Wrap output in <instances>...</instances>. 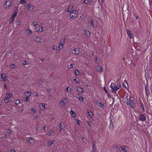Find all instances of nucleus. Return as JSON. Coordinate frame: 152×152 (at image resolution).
Here are the masks:
<instances>
[{
  "mask_svg": "<svg viewBox=\"0 0 152 152\" xmlns=\"http://www.w3.org/2000/svg\"><path fill=\"white\" fill-rule=\"evenodd\" d=\"M14 18L11 17L9 19L10 23H11L14 20Z\"/></svg>",
  "mask_w": 152,
  "mask_h": 152,
  "instance_id": "nucleus-37",
  "label": "nucleus"
},
{
  "mask_svg": "<svg viewBox=\"0 0 152 152\" xmlns=\"http://www.w3.org/2000/svg\"><path fill=\"white\" fill-rule=\"evenodd\" d=\"M20 21H17V24H18V25H19V24H20Z\"/></svg>",
  "mask_w": 152,
  "mask_h": 152,
  "instance_id": "nucleus-59",
  "label": "nucleus"
},
{
  "mask_svg": "<svg viewBox=\"0 0 152 152\" xmlns=\"http://www.w3.org/2000/svg\"><path fill=\"white\" fill-rule=\"evenodd\" d=\"M91 24L92 25L94 26V21L93 20V19H91Z\"/></svg>",
  "mask_w": 152,
  "mask_h": 152,
  "instance_id": "nucleus-52",
  "label": "nucleus"
},
{
  "mask_svg": "<svg viewBox=\"0 0 152 152\" xmlns=\"http://www.w3.org/2000/svg\"><path fill=\"white\" fill-rule=\"evenodd\" d=\"M51 90V89H48V90H47V91H49V92H50V91Z\"/></svg>",
  "mask_w": 152,
  "mask_h": 152,
  "instance_id": "nucleus-63",
  "label": "nucleus"
},
{
  "mask_svg": "<svg viewBox=\"0 0 152 152\" xmlns=\"http://www.w3.org/2000/svg\"><path fill=\"white\" fill-rule=\"evenodd\" d=\"M26 140L27 141V142H29L30 144L33 145L34 144L35 142V140L32 137H29L27 138Z\"/></svg>",
  "mask_w": 152,
  "mask_h": 152,
  "instance_id": "nucleus-2",
  "label": "nucleus"
},
{
  "mask_svg": "<svg viewBox=\"0 0 152 152\" xmlns=\"http://www.w3.org/2000/svg\"><path fill=\"white\" fill-rule=\"evenodd\" d=\"M109 128L111 130H113V122L111 121L110 126H109Z\"/></svg>",
  "mask_w": 152,
  "mask_h": 152,
  "instance_id": "nucleus-30",
  "label": "nucleus"
},
{
  "mask_svg": "<svg viewBox=\"0 0 152 152\" xmlns=\"http://www.w3.org/2000/svg\"><path fill=\"white\" fill-rule=\"evenodd\" d=\"M10 99L9 97H5L4 99V102L6 103H7Z\"/></svg>",
  "mask_w": 152,
  "mask_h": 152,
  "instance_id": "nucleus-26",
  "label": "nucleus"
},
{
  "mask_svg": "<svg viewBox=\"0 0 152 152\" xmlns=\"http://www.w3.org/2000/svg\"><path fill=\"white\" fill-rule=\"evenodd\" d=\"M89 2V0H85L84 1V3L85 4H88Z\"/></svg>",
  "mask_w": 152,
  "mask_h": 152,
  "instance_id": "nucleus-45",
  "label": "nucleus"
},
{
  "mask_svg": "<svg viewBox=\"0 0 152 152\" xmlns=\"http://www.w3.org/2000/svg\"><path fill=\"white\" fill-rule=\"evenodd\" d=\"M38 118V116L37 115H35L34 117V118L35 119H37Z\"/></svg>",
  "mask_w": 152,
  "mask_h": 152,
  "instance_id": "nucleus-58",
  "label": "nucleus"
},
{
  "mask_svg": "<svg viewBox=\"0 0 152 152\" xmlns=\"http://www.w3.org/2000/svg\"><path fill=\"white\" fill-rule=\"evenodd\" d=\"M15 103L17 105H18V104L20 103V101L19 100H15Z\"/></svg>",
  "mask_w": 152,
  "mask_h": 152,
  "instance_id": "nucleus-44",
  "label": "nucleus"
},
{
  "mask_svg": "<svg viewBox=\"0 0 152 152\" xmlns=\"http://www.w3.org/2000/svg\"><path fill=\"white\" fill-rule=\"evenodd\" d=\"M24 62H25V63H23V64L24 65H25L26 64V61H25Z\"/></svg>",
  "mask_w": 152,
  "mask_h": 152,
  "instance_id": "nucleus-64",
  "label": "nucleus"
},
{
  "mask_svg": "<svg viewBox=\"0 0 152 152\" xmlns=\"http://www.w3.org/2000/svg\"><path fill=\"white\" fill-rule=\"evenodd\" d=\"M43 28L42 26H40L39 27H37L36 28V30L37 32H41L43 31Z\"/></svg>",
  "mask_w": 152,
  "mask_h": 152,
  "instance_id": "nucleus-8",
  "label": "nucleus"
},
{
  "mask_svg": "<svg viewBox=\"0 0 152 152\" xmlns=\"http://www.w3.org/2000/svg\"><path fill=\"white\" fill-rule=\"evenodd\" d=\"M65 39H62L61 40V41L60 42L59 44V45H63L64 46V44L65 42Z\"/></svg>",
  "mask_w": 152,
  "mask_h": 152,
  "instance_id": "nucleus-24",
  "label": "nucleus"
},
{
  "mask_svg": "<svg viewBox=\"0 0 152 152\" xmlns=\"http://www.w3.org/2000/svg\"><path fill=\"white\" fill-rule=\"evenodd\" d=\"M53 50H57V47L55 45H54L53 46Z\"/></svg>",
  "mask_w": 152,
  "mask_h": 152,
  "instance_id": "nucleus-48",
  "label": "nucleus"
},
{
  "mask_svg": "<svg viewBox=\"0 0 152 152\" xmlns=\"http://www.w3.org/2000/svg\"><path fill=\"white\" fill-rule=\"evenodd\" d=\"M58 50H61L63 48V46L59 44L58 45Z\"/></svg>",
  "mask_w": 152,
  "mask_h": 152,
  "instance_id": "nucleus-36",
  "label": "nucleus"
},
{
  "mask_svg": "<svg viewBox=\"0 0 152 152\" xmlns=\"http://www.w3.org/2000/svg\"><path fill=\"white\" fill-rule=\"evenodd\" d=\"M139 120L142 121H145L146 120V117L142 114H140L138 117Z\"/></svg>",
  "mask_w": 152,
  "mask_h": 152,
  "instance_id": "nucleus-4",
  "label": "nucleus"
},
{
  "mask_svg": "<svg viewBox=\"0 0 152 152\" xmlns=\"http://www.w3.org/2000/svg\"><path fill=\"white\" fill-rule=\"evenodd\" d=\"M62 126H63L61 124V123L60 124L59 126H58V127H59V128L60 129H61V130L62 129Z\"/></svg>",
  "mask_w": 152,
  "mask_h": 152,
  "instance_id": "nucleus-53",
  "label": "nucleus"
},
{
  "mask_svg": "<svg viewBox=\"0 0 152 152\" xmlns=\"http://www.w3.org/2000/svg\"><path fill=\"white\" fill-rule=\"evenodd\" d=\"M140 106L142 108L143 110H144L143 105L142 103H140Z\"/></svg>",
  "mask_w": 152,
  "mask_h": 152,
  "instance_id": "nucleus-57",
  "label": "nucleus"
},
{
  "mask_svg": "<svg viewBox=\"0 0 152 152\" xmlns=\"http://www.w3.org/2000/svg\"><path fill=\"white\" fill-rule=\"evenodd\" d=\"M84 31L85 32V34L88 37H90L91 36V34L90 32L87 30H84Z\"/></svg>",
  "mask_w": 152,
  "mask_h": 152,
  "instance_id": "nucleus-14",
  "label": "nucleus"
},
{
  "mask_svg": "<svg viewBox=\"0 0 152 152\" xmlns=\"http://www.w3.org/2000/svg\"><path fill=\"white\" fill-rule=\"evenodd\" d=\"M121 87V85L120 84H118V85L117 86H115V89L114 90V92H116Z\"/></svg>",
  "mask_w": 152,
  "mask_h": 152,
  "instance_id": "nucleus-23",
  "label": "nucleus"
},
{
  "mask_svg": "<svg viewBox=\"0 0 152 152\" xmlns=\"http://www.w3.org/2000/svg\"><path fill=\"white\" fill-rule=\"evenodd\" d=\"M10 67L11 69H14L15 68V65L14 64H12L10 66Z\"/></svg>",
  "mask_w": 152,
  "mask_h": 152,
  "instance_id": "nucleus-50",
  "label": "nucleus"
},
{
  "mask_svg": "<svg viewBox=\"0 0 152 152\" xmlns=\"http://www.w3.org/2000/svg\"><path fill=\"white\" fill-rule=\"evenodd\" d=\"M95 147H96V145H95V144H94L92 146V151L93 152H94L95 151Z\"/></svg>",
  "mask_w": 152,
  "mask_h": 152,
  "instance_id": "nucleus-40",
  "label": "nucleus"
},
{
  "mask_svg": "<svg viewBox=\"0 0 152 152\" xmlns=\"http://www.w3.org/2000/svg\"><path fill=\"white\" fill-rule=\"evenodd\" d=\"M40 105H41L42 107H43V110H44L46 108L45 104H41Z\"/></svg>",
  "mask_w": 152,
  "mask_h": 152,
  "instance_id": "nucleus-41",
  "label": "nucleus"
},
{
  "mask_svg": "<svg viewBox=\"0 0 152 152\" xmlns=\"http://www.w3.org/2000/svg\"><path fill=\"white\" fill-rule=\"evenodd\" d=\"M54 133V132L51 130H49L48 131L47 135L49 136H50L52 134Z\"/></svg>",
  "mask_w": 152,
  "mask_h": 152,
  "instance_id": "nucleus-22",
  "label": "nucleus"
},
{
  "mask_svg": "<svg viewBox=\"0 0 152 152\" xmlns=\"http://www.w3.org/2000/svg\"><path fill=\"white\" fill-rule=\"evenodd\" d=\"M39 83H40L41 84L42 83H43V81L42 80H39Z\"/></svg>",
  "mask_w": 152,
  "mask_h": 152,
  "instance_id": "nucleus-60",
  "label": "nucleus"
},
{
  "mask_svg": "<svg viewBox=\"0 0 152 152\" xmlns=\"http://www.w3.org/2000/svg\"><path fill=\"white\" fill-rule=\"evenodd\" d=\"M62 100L65 104H66L68 103V99L66 97L62 99Z\"/></svg>",
  "mask_w": 152,
  "mask_h": 152,
  "instance_id": "nucleus-20",
  "label": "nucleus"
},
{
  "mask_svg": "<svg viewBox=\"0 0 152 152\" xmlns=\"http://www.w3.org/2000/svg\"><path fill=\"white\" fill-rule=\"evenodd\" d=\"M32 33V31L30 29H28L26 30V34L27 35H30Z\"/></svg>",
  "mask_w": 152,
  "mask_h": 152,
  "instance_id": "nucleus-19",
  "label": "nucleus"
},
{
  "mask_svg": "<svg viewBox=\"0 0 152 152\" xmlns=\"http://www.w3.org/2000/svg\"><path fill=\"white\" fill-rule=\"evenodd\" d=\"M8 95L10 97L12 96V94L11 93H9Z\"/></svg>",
  "mask_w": 152,
  "mask_h": 152,
  "instance_id": "nucleus-56",
  "label": "nucleus"
},
{
  "mask_svg": "<svg viewBox=\"0 0 152 152\" xmlns=\"http://www.w3.org/2000/svg\"><path fill=\"white\" fill-rule=\"evenodd\" d=\"M126 147L125 146H123L121 148V149L124 152H127V150H126Z\"/></svg>",
  "mask_w": 152,
  "mask_h": 152,
  "instance_id": "nucleus-29",
  "label": "nucleus"
},
{
  "mask_svg": "<svg viewBox=\"0 0 152 152\" xmlns=\"http://www.w3.org/2000/svg\"><path fill=\"white\" fill-rule=\"evenodd\" d=\"M78 15L77 10H75L73 11L70 14V18H76Z\"/></svg>",
  "mask_w": 152,
  "mask_h": 152,
  "instance_id": "nucleus-3",
  "label": "nucleus"
},
{
  "mask_svg": "<svg viewBox=\"0 0 152 152\" xmlns=\"http://www.w3.org/2000/svg\"><path fill=\"white\" fill-rule=\"evenodd\" d=\"M73 9V6L72 5H70L68 7L67 9L68 12H70Z\"/></svg>",
  "mask_w": 152,
  "mask_h": 152,
  "instance_id": "nucleus-18",
  "label": "nucleus"
},
{
  "mask_svg": "<svg viewBox=\"0 0 152 152\" xmlns=\"http://www.w3.org/2000/svg\"><path fill=\"white\" fill-rule=\"evenodd\" d=\"M68 67L69 68V69H72V68H73V64H70V65H69L68 66Z\"/></svg>",
  "mask_w": 152,
  "mask_h": 152,
  "instance_id": "nucleus-49",
  "label": "nucleus"
},
{
  "mask_svg": "<svg viewBox=\"0 0 152 152\" xmlns=\"http://www.w3.org/2000/svg\"><path fill=\"white\" fill-rule=\"evenodd\" d=\"M97 104L99 106L102 108H104V104L101 102H98Z\"/></svg>",
  "mask_w": 152,
  "mask_h": 152,
  "instance_id": "nucleus-16",
  "label": "nucleus"
},
{
  "mask_svg": "<svg viewBox=\"0 0 152 152\" xmlns=\"http://www.w3.org/2000/svg\"><path fill=\"white\" fill-rule=\"evenodd\" d=\"M150 4V7L152 8V0H149Z\"/></svg>",
  "mask_w": 152,
  "mask_h": 152,
  "instance_id": "nucleus-47",
  "label": "nucleus"
},
{
  "mask_svg": "<svg viewBox=\"0 0 152 152\" xmlns=\"http://www.w3.org/2000/svg\"><path fill=\"white\" fill-rule=\"evenodd\" d=\"M127 104L131 106L132 108L134 107L135 105L134 98L130 96H126Z\"/></svg>",
  "mask_w": 152,
  "mask_h": 152,
  "instance_id": "nucleus-1",
  "label": "nucleus"
},
{
  "mask_svg": "<svg viewBox=\"0 0 152 152\" xmlns=\"http://www.w3.org/2000/svg\"><path fill=\"white\" fill-rule=\"evenodd\" d=\"M66 91L67 92H70L72 93L73 92V90L70 88V87H68L66 88Z\"/></svg>",
  "mask_w": 152,
  "mask_h": 152,
  "instance_id": "nucleus-27",
  "label": "nucleus"
},
{
  "mask_svg": "<svg viewBox=\"0 0 152 152\" xmlns=\"http://www.w3.org/2000/svg\"><path fill=\"white\" fill-rule=\"evenodd\" d=\"M38 24V22L36 21H34L32 24V25L34 26H37Z\"/></svg>",
  "mask_w": 152,
  "mask_h": 152,
  "instance_id": "nucleus-33",
  "label": "nucleus"
},
{
  "mask_svg": "<svg viewBox=\"0 0 152 152\" xmlns=\"http://www.w3.org/2000/svg\"><path fill=\"white\" fill-rule=\"evenodd\" d=\"M96 69L97 71L99 72H102V71L103 68L100 66H97L96 67Z\"/></svg>",
  "mask_w": 152,
  "mask_h": 152,
  "instance_id": "nucleus-5",
  "label": "nucleus"
},
{
  "mask_svg": "<svg viewBox=\"0 0 152 152\" xmlns=\"http://www.w3.org/2000/svg\"><path fill=\"white\" fill-rule=\"evenodd\" d=\"M79 100L81 102H83L84 98L82 96H80L78 98Z\"/></svg>",
  "mask_w": 152,
  "mask_h": 152,
  "instance_id": "nucleus-31",
  "label": "nucleus"
},
{
  "mask_svg": "<svg viewBox=\"0 0 152 152\" xmlns=\"http://www.w3.org/2000/svg\"><path fill=\"white\" fill-rule=\"evenodd\" d=\"M1 78L3 81H5L7 80V76L4 74H2L1 75Z\"/></svg>",
  "mask_w": 152,
  "mask_h": 152,
  "instance_id": "nucleus-10",
  "label": "nucleus"
},
{
  "mask_svg": "<svg viewBox=\"0 0 152 152\" xmlns=\"http://www.w3.org/2000/svg\"><path fill=\"white\" fill-rule=\"evenodd\" d=\"M99 61V59L97 58H95V61L97 62H98Z\"/></svg>",
  "mask_w": 152,
  "mask_h": 152,
  "instance_id": "nucleus-62",
  "label": "nucleus"
},
{
  "mask_svg": "<svg viewBox=\"0 0 152 152\" xmlns=\"http://www.w3.org/2000/svg\"><path fill=\"white\" fill-rule=\"evenodd\" d=\"M30 110H31V111L32 112H33L34 113H36V110L34 108H31V109H30Z\"/></svg>",
  "mask_w": 152,
  "mask_h": 152,
  "instance_id": "nucleus-39",
  "label": "nucleus"
},
{
  "mask_svg": "<svg viewBox=\"0 0 152 152\" xmlns=\"http://www.w3.org/2000/svg\"><path fill=\"white\" fill-rule=\"evenodd\" d=\"M87 124H88V125H89V126H90V127H91L92 126V125L91 124H90V122L89 121H87Z\"/></svg>",
  "mask_w": 152,
  "mask_h": 152,
  "instance_id": "nucleus-55",
  "label": "nucleus"
},
{
  "mask_svg": "<svg viewBox=\"0 0 152 152\" xmlns=\"http://www.w3.org/2000/svg\"><path fill=\"white\" fill-rule=\"evenodd\" d=\"M88 115L91 118H92V117H93V114L92 112H88Z\"/></svg>",
  "mask_w": 152,
  "mask_h": 152,
  "instance_id": "nucleus-28",
  "label": "nucleus"
},
{
  "mask_svg": "<svg viewBox=\"0 0 152 152\" xmlns=\"http://www.w3.org/2000/svg\"><path fill=\"white\" fill-rule=\"evenodd\" d=\"M126 31L128 35L129 36L130 38H132L133 37V36L129 30V29H127L126 30Z\"/></svg>",
  "mask_w": 152,
  "mask_h": 152,
  "instance_id": "nucleus-9",
  "label": "nucleus"
},
{
  "mask_svg": "<svg viewBox=\"0 0 152 152\" xmlns=\"http://www.w3.org/2000/svg\"><path fill=\"white\" fill-rule=\"evenodd\" d=\"M5 4L9 7L12 4L11 0H7L5 3Z\"/></svg>",
  "mask_w": 152,
  "mask_h": 152,
  "instance_id": "nucleus-7",
  "label": "nucleus"
},
{
  "mask_svg": "<svg viewBox=\"0 0 152 152\" xmlns=\"http://www.w3.org/2000/svg\"><path fill=\"white\" fill-rule=\"evenodd\" d=\"M20 3L22 4H24L26 3V1L25 0H21Z\"/></svg>",
  "mask_w": 152,
  "mask_h": 152,
  "instance_id": "nucleus-42",
  "label": "nucleus"
},
{
  "mask_svg": "<svg viewBox=\"0 0 152 152\" xmlns=\"http://www.w3.org/2000/svg\"><path fill=\"white\" fill-rule=\"evenodd\" d=\"M60 106L62 107L64 106L66 104L62 100L60 101Z\"/></svg>",
  "mask_w": 152,
  "mask_h": 152,
  "instance_id": "nucleus-34",
  "label": "nucleus"
},
{
  "mask_svg": "<svg viewBox=\"0 0 152 152\" xmlns=\"http://www.w3.org/2000/svg\"><path fill=\"white\" fill-rule=\"evenodd\" d=\"M12 131L11 130V129H8V131H7V132L9 134H10V133H12Z\"/></svg>",
  "mask_w": 152,
  "mask_h": 152,
  "instance_id": "nucleus-54",
  "label": "nucleus"
},
{
  "mask_svg": "<svg viewBox=\"0 0 152 152\" xmlns=\"http://www.w3.org/2000/svg\"><path fill=\"white\" fill-rule=\"evenodd\" d=\"M18 13V12H15L12 15V16H11L13 18H15L17 15V14Z\"/></svg>",
  "mask_w": 152,
  "mask_h": 152,
  "instance_id": "nucleus-38",
  "label": "nucleus"
},
{
  "mask_svg": "<svg viewBox=\"0 0 152 152\" xmlns=\"http://www.w3.org/2000/svg\"><path fill=\"white\" fill-rule=\"evenodd\" d=\"M103 88H104V90L105 91L106 93H107V90H106V88H105V87H104Z\"/></svg>",
  "mask_w": 152,
  "mask_h": 152,
  "instance_id": "nucleus-61",
  "label": "nucleus"
},
{
  "mask_svg": "<svg viewBox=\"0 0 152 152\" xmlns=\"http://www.w3.org/2000/svg\"><path fill=\"white\" fill-rule=\"evenodd\" d=\"M123 86L126 88H127L129 87L128 85L127 81L125 80L123 83Z\"/></svg>",
  "mask_w": 152,
  "mask_h": 152,
  "instance_id": "nucleus-12",
  "label": "nucleus"
},
{
  "mask_svg": "<svg viewBox=\"0 0 152 152\" xmlns=\"http://www.w3.org/2000/svg\"><path fill=\"white\" fill-rule=\"evenodd\" d=\"M115 86L116 85L114 83H111L110 86V87L111 88L112 91H113L114 92V90L115 89Z\"/></svg>",
  "mask_w": 152,
  "mask_h": 152,
  "instance_id": "nucleus-13",
  "label": "nucleus"
},
{
  "mask_svg": "<svg viewBox=\"0 0 152 152\" xmlns=\"http://www.w3.org/2000/svg\"><path fill=\"white\" fill-rule=\"evenodd\" d=\"M75 74L76 75H80V72L77 69L75 70Z\"/></svg>",
  "mask_w": 152,
  "mask_h": 152,
  "instance_id": "nucleus-35",
  "label": "nucleus"
},
{
  "mask_svg": "<svg viewBox=\"0 0 152 152\" xmlns=\"http://www.w3.org/2000/svg\"><path fill=\"white\" fill-rule=\"evenodd\" d=\"M27 7L28 8V10L29 11H31L33 10L34 7L33 5L29 4L27 6Z\"/></svg>",
  "mask_w": 152,
  "mask_h": 152,
  "instance_id": "nucleus-6",
  "label": "nucleus"
},
{
  "mask_svg": "<svg viewBox=\"0 0 152 152\" xmlns=\"http://www.w3.org/2000/svg\"><path fill=\"white\" fill-rule=\"evenodd\" d=\"M41 39L40 37H35V41L37 42H41Z\"/></svg>",
  "mask_w": 152,
  "mask_h": 152,
  "instance_id": "nucleus-21",
  "label": "nucleus"
},
{
  "mask_svg": "<svg viewBox=\"0 0 152 152\" xmlns=\"http://www.w3.org/2000/svg\"><path fill=\"white\" fill-rule=\"evenodd\" d=\"M75 88L77 89L79 92L81 93L83 91V89L80 87L76 86Z\"/></svg>",
  "mask_w": 152,
  "mask_h": 152,
  "instance_id": "nucleus-11",
  "label": "nucleus"
},
{
  "mask_svg": "<svg viewBox=\"0 0 152 152\" xmlns=\"http://www.w3.org/2000/svg\"><path fill=\"white\" fill-rule=\"evenodd\" d=\"M74 80L77 83H80L79 79L78 78H76L74 79Z\"/></svg>",
  "mask_w": 152,
  "mask_h": 152,
  "instance_id": "nucleus-32",
  "label": "nucleus"
},
{
  "mask_svg": "<svg viewBox=\"0 0 152 152\" xmlns=\"http://www.w3.org/2000/svg\"><path fill=\"white\" fill-rule=\"evenodd\" d=\"M75 53L74 54L76 55H78L79 54L80 50L78 48H76L74 49V50Z\"/></svg>",
  "mask_w": 152,
  "mask_h": 152,
  "instance_id": "nucleus-15",
  "label": "nucleus"
},
{
  "mask_svg": "<svg viewBox=\"0 0 152 152\" xmlns=\"http://www.w3.org/2000/svg\"><path fill=\"white\" fill-rule=\"evenodd\" d=\"M29 97L28 96L26 98V100H25V101L26 102H29V101H28V99H29Z\"/></svg>",
  "mask_w": 152,
  "mask_h": 152,
  "instance_id": "nucleus-51",
  "label": "nucleus"
},
{
  "mask_svg": "<svg viewBox=\"0 0 152 152\" xmlns=\"http://www.w3.org/2000/svg\"><path fill=\"white\" fill-rule=\"evenodd\" d=\"M75 121L76 122H77V124L79 126H80V121L78 119H76L75 120Z\"/></svg>",
  "mask_w": 152,
  "mask_h": 152,
  "instance_id": "nucleus-46",
  "label": "nucleus"
},
{
  "mask_svg": "<svg viewBox=\"0 0 152 152\" xmlns=\"http://www.w3.org/2000/svg\"><path fill=\"white\" fill-rule=\"evenodd\" d=\"M55 142V141L54 140H50L48 142V146H50L53 143Z\"/></svg>",
  "mask_w": 152,
  "mask_h": 152,
  "instance_id": "nucleus-17",
  "label": "nucleus"
},
{
  "mask_svg": "<svg viewBox=\"0 0 152 152\" xmlns=\"http://www.w3.org/2000/svg\"><path fill=\"white\" fill-rule=\"evenodd\" d=\"M70 113L71 115L73 117H76V114L74 111H73L72 110H71L70 111Z\"/></svg>",
  "mask_w": 152,
  "mask_h": 152,
  "instance_id": "nucleus-25",
  "label": "nucleus"
},
{
  "mask_svg": "<svg viewBox=\"0 0 152 152\" xmlns=\"http://www.w3.org/2000/svg\"><path fill=\"white\" fill-rule=\"evenodd\" d=\"M26 94H29V95L28 96H31V92L29 91H26L25 92V95H26Z\"/></svg>",
  "mask_w": 152,
  "mask_h": 152,
  "instance_id": "nucleus-43",
  "label": "nucleus"
}]
</instances>
